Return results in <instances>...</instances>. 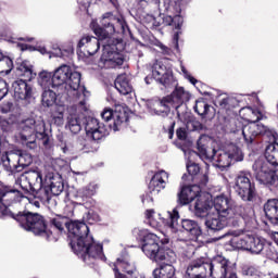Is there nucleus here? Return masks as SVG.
I'll use <instances>...</instances> for the list:
<instances>
[{
  "label": "nucleus",
  "instance_id": "f257e3e1",
  "mask_svg": "<svg viewBox=\"0 0 278 278\" xmlns=\"http://www.w3.org/2000/svg\"><path fill=\"white\" fill-rule=\"evenodd\" d=\"M64 227L68 231L72 251H74L76 255H80L84 262H90V260H101L105 262L103 244L94 242V238L90 236V228L85 222L72 220L62 215L50 218L47 231H52V236H55V240H48V242H58V238L62 236Z\"/></svg>",
  "mask_w": 278,
  "mask_h": 278
},
{
  "label": "nucleus",
  "instance_id": "4d7b16f0",
  "mask_svg": "<svg viewBox=\"0 0 278 278\" xmlns=\"http://www.w3.org/2000/svg\"><path fill=\"white\" fill-rule=\"evenodd\" d=\"M176 136L178 140H186L188 138V130L184 127L176 129Z\"/></svg>",
  "mask_w": 278,
  "mask_h": 278
},
{
  "label": "nucleus",
  "instance_id": "e433bc0d",
  "mask_svg": "<svg viewBox=\"0 0 278 278\" xmlns=\"http://www.w3.org/2000/svg\"><path fill=\"white\" fill-rule=\"evenodd\" d=\"M265 162L271 166H278V143L271 142L265 149Z\"/></svg>",
  "mask_w": 278,
  "mask_h": 278
},
{
  "label": "nucleus",
  "instance_id": "2f4dec72",
  "mask_svg": "<svg viewBox=\"0 0 278 278\" xmlns=\"http://www.w3.org/2000/svg\"><path fill=\"white\" fill-rule=\"evenodd\" d=\"M208 162H213L217 168H229L231 166V159L228 156L225 150L216 151L212 150L211 159Z\"/></svg>",
  "mask_w": 278,
  "mask_h": 278
},
{
  "label": "nucleus",
  "instance_id": "680f3d73",
  "mask_svg": "<svg viewBox=\"0 0 278 278\" xmlns=\"http://www.w3.org/2000/svg\"><path fill=\"white\" fill-rule=\"evenodd\" d=\"M83 197H85V199H91L92 194H94V192L88 188L83 189L81 191Z\"/></svg>",
  "mask_w": 278,
  "mask_h": 278
},
{
  "label": "nucleus",
  "instance_id": "79ce46f5",
  "mask_svg": "<svg viewBox=\"0 0 278 278\" xmlns=\"http://www.w3.org/2000/svg\"><path fill=\"white\" fill-rule=\"evenodd\" d=\"M118 269L121 268L122 273H126V275H130V277L136 273L137 268L134 263H129L126 258L118 257L114 263Z\"/></svg>",
  "mask_w": 278,
  "mask_h": 278
},
{
  "label": "nucleus",
  "instance_id": "aec40b11",
  "mask_svg": "<svg viewBox=\"0 0 278 278\" xmlns=\"http://www.w3.org/2000/svg\"><path fill=\"white\" fill-rule=\"evenodd\" d=\"M108 42V39H101L99 36H84L77 45V49H83L87 55H94L99 52V49H101V42Z\"/></svg>",
  "mask_w": 278,
  "mask_h": 278
},
{
  "label": "nucleus",
  "instance_id": "ddd939ff",
  "mask_svg": "<svg viewBox=\"0 0 278 278\" xmlns=\"http://www.w3.org/2000/svg\"><path fill=\"white\" fill-rule=\"evenodd\" d=\"M275 165L264 161L256 160L252 165L254 177L263 186H275Z\"/></svg>",
  "mask_w": 278,
  "mask_h": 278
},
{
  "label": "nucleus",
  "instance_id": "39448f33",
  "mask_svg": "<svg viewBox=\"0 0 278 278\" xmlns=\"http://www.w3.org/2000/svg\"><path fill=\"white\" fill-rule=\"evenodd\" d=\"M240 114L243 121L250 123L242 128L243 140L248 147H251V144L255 142L257 136H268V134H270L268 127L264 124H257L264 118L262 111L248 106L241 109Z\"/></svg>",
  "mask_w": 278,
  "mask_h": 278
},
{
  "label": "nucleus",
  "instance_id": "c03bdc74",
  "mask_svg": "<svg viewBox=\"0 0 278 278\" xmlns=\"http://www.w3.org/2000/svg\"><path fill=\"white\" fill-rule=\"evenodd\" d=\"M58 101V94L51 90L46 89L41 96V103L43 108H53V104Z\"/></svg>",
  "mask_w": 278,
  "mask_h": 278
},
{
  "label": "nucleus",
  "instance_id": "6e6d98bb",
  "mask_svg": "<svg viewBox=\"0 0 278 278\" xmlns=\"http://www.w3.org/2000/svg\"><path fill=\"white\" fill-rule=\"evenodd\" d=\"M169 125L167 127H164V130L168 134L169 140H173V136H175V125L176 122L173 118H168Z\"/></svg>",
  "mask_w": 278,
  "mask_h": 278
},
{
  "label": "nucleus",
  "instance_id": "603ef678",
  "mask_svg": "<svg viewBox=\"0 0 278 278\" xmlns=\"http://www.w3.org/2000/svg\"><path fill=\"white\" fill-rule=\"evenodd\" d=\"M187 170L193 179V177H197L198 175L201 174V166H199V164H197V163H188Z\"/></svg>",
  "mask_w": 278,
  "mask_h": 278
},
{
  "label": "nucleus",
  "instance_id": "1a4fd4ad",
  "mask_svg": "<svg viewBox=\"0 0 278 278\" xmlns=\"http://www.w3.org/2000/svg\"><path fill=\"white\" fill-rule=\"evenodd\" d=\"M151 75L146 76L144 81L148 86L156 81L164 88H173L177 86V80L173 75V70L166 67L162 61H155L151 67Z\"/></svg>",
  "mask_w": 278,
  "mask_h": 278
},
{
  "label": "nucleus",
  "instance_id": "0eeeda50",
  "mask_svg": "<svg viewBox=\"0 0 278 278\" xmlns=\"http://www.w3.org/2000/svg\"><path fill=\"white\" fill-rule=\"evenodd\" d=\"M142 252L153 262H175V251L170 248L160 245V237L155 233L143 236Z\"/></svg>",
  "mask_w": 278,
  "mask_h": 278
},
{
  "label": "nucleus",
  "instance_id": "72a5a7b5",
  "mask_svg": "<svg viewBox=\"0 0 278 278\" xmlns=\"http://www.w3.org/2000/svg\"><path fill=\"white\" fill-rule=\"evenodd\" d=\"M154 278H177L175 277V267L173 262H166L153 270Z\"/></svg>",
  "mask_w": 278,
  "mask_h": 278
},
{
  "label": "nucleus",
  "instance_id": "2eb2a0df",
  "mask_svg": "<svg viewBox=\"0 0 278 278\" xmlns=\"http://www.w3.org/2000/svg\"><path fill=\"white\" fill-rule=\"evenodd\" d=\"M101 116L106 123H110V121L113 119L114 131H118L121 129V125L129 121V113H127V111H125L121 105L116 106L115 111L110 108H105L101 113Z\"/></svg>",
  "mask_w": 278,
  "mask_h": 278
},
{
  "label": "nucleus",
  "instance_id": "9b49d317",
  "mask_svg": "<svg viewBox=\"0 0 278 278\" xmlns=\"http://www.w3.org/2000/svg\"><path fill=\"white\" fill-rule=\"evenodd\" d=\"M233 270H236V264H232L229 258L223 255L208 257V277L226 278Z\"/></svg>",
  "mask_w": 278,
  "mask_h": 278
},
{
  "label": "nucleus",
  "instance_id": "a19ab883",
  "mask_svg": "<svg viewBox=\"0 0 278 278\" xmlns=\"http://www.w3.org/2000/svg\"><path fill=\"white\" fill-rule=\"evenodd\" d=\"M225 152L231 162H242V160H244V154H242V150L237 144H228L225 149Z\"/></svg>",
  "mask_w": 278,
  "mask_h": 278
},
{
  "label": "nucleus",
  "instance_id": "423d86ee",
  "mask_svg": "<svg viewBox=\"0 0 278 278\" xmlns=\"http://www.w3.org/2000/svg\"><path fill=\"white\" fill-rule=\"evenodd\" d=\"M179 211L174 208L172 212L168 211L164 217H161V223L168 229H172L174 233L177 231H186L192 240H199L203 236V229L199 222L194 219H180Z\"/></svg>",
  "mask_w": 278,
  "mask_h": 278
},
{
  "label": "nucleus",
  "instance_id": "b1692460",
  "mask_svg": "<svg viewBox=\"0 0 278 278\" xmlns=\"http://www.w3.org/2000/svg\"><path fill=\"white\" fill-rule=\"evenodd\" d=\"M194 203V214L199 218H205L210 214V210L214 206L212 199L208 195L198 193Z\"/></svg>",
  "mask_w": 278,
  "mask_h": 278
},
{
  "label": "nucleus",
  "instance_id": "0e129e2a",
  "mask_svg": "<svg viewBox=\"0 0 278 278\" xmlns=\"http://www.w3.org/2000/svg\"><path fill=\"white\" fill-rule=\"evenodd\" d=\"M17 47H20L21 51H34V47L27 43H18Z\"/></svg>",
  "mask_w": 278,
  "mask_h": 278
},
{
  "label": "nucleus",
  "instance_id": "13d9d810",
  "mask_svg": "<svg viewBox=\"0 0 278 278\" xmlns=\"http://www.w3.org/2000/svg\"><path fill=\"white\" fill-rule=\"evenodd\" d=\"M151 194H153V192L149 191L141 195V203L143 205L147 203H153V197Z\"/></svg>",
  "mask_w": 278,
  "mask_h": 278
},
{
  "label": "nucleus",
  "instance_id": "8fccbe9b",
  "mask_svg": "<svg viewBox=\"0 0 278 278\" xmlns=\"http://www.w3.org/2000/svg\"><path fill=\"white\" fill-rule=\"evenodd\" d=\"M197 149L200 153V157L202 160H207V162H210V160L212 159V153L210 154V152H207V146H205V143H203L202 139H199L197 141Z\"/></svg>",
  "mask_w": 278,
  "mask_h": 278
},
{
  "label": "nucleus",
  "instance_id": "bb28decb",
  "mask_svg": "<svg viewBox=\"0 0 278 278\" xmlns=\"http://www.w3.org/2000/svg\"><path fill=\"white\" fill-rule=\"evenodd\" d=\"M85 130L87 136H92L93 134H102V138H108L110 134L105 125L99 123V119L94 117L86 118Z\"/></svg>",
  "mask_w": 278,
  "mask_h": 278
},
{
  "label": "nucleus",
  "instance_id": "7c9ffc66",
  "mask_svg": "<svg viewBox=\"0 0 278 278\" xmlns=\"http://www.w3.org/2000/svg\"><path fill=\"white\" fill-rule=\"evenodd\" d=\"M204 225L206 227L207 233H218V231H223V229H225L229 223L227 222V218L218 215L217 217L206 218Z\"/></svg>",
  "mask_w": 278,
  "mask_h": 278
},
{
  "label": "nucleus",
  "instance_id": "f8f14e48",
  "mask_svg": "<svg viewBox=\"0 0 278 278\" xmlns=\"http://www.w3.org/2000/svg\"><path fill=\"white\" fill-rule=\"evenodd\" d=\"M237 193L242 201H254L257 197V189H255V182L251 181V173L241 172L236 178Z\"/></svg>",
  "mask_w": 278,
  "mask_h": 278
},
{
  "label": "nucleus",
  "instance_id": "ea45409f",
  "mask_svg": "<svg viewBox=\"0 0 278 278\" xmlns=\"http://www.w3.org/2000/svg\"><path fill=\"white\" fill-rule=\"evenodd\" d=\"M194 113L201 116L202 118H207L210 116V111L212 110V105H208L205 99L200 98L195 101V105L193 106Z\"/></svg>",
  "mask_w": 278,
  "mask_h": 278
},
{
  "label": "nucleus",
  "instance_id": "dca6fc26",
  "mask_svg": "<svg viewBox=\"0 0 278 278\" xmlns=\"http://www.w3.org/2000/svg\"><path fill=\"white\" fill-rule=\"evenodd\" d=\"M185 277H210V257L200 256L191 261Z\"/></svg>",
  "mask_w": 278,
  "mask_h": 278
},
{
  "label": "nucleus",
  "instance_id": "774afa93",
  "mask_svg": "<svg viewBox=\"0 0 278 278\" xmlns=\"http://www.w3.org/2000/svg\"><path fill=\"white\" fill-rule=\"evenodd\" d=\"M153 214H155V210H153V208L147 210L146 211V218L148 220H151V218H153Z\"/></svg>",
  "mask_w": 278,
  "mask_h": 278
},
{
  "label": "nucleus",
  "instance_id": "052dcab7",
  "mask_svg": "<svg viewBox=\"0 0 278 278\" xmlns=\"http://www.w3.org/2000/svg\"><path fill=\"white\" fill-rule=\"evenodd\" d=\"M229 103H231L230 98H224L219 102V106L223 108V110H229Z\"/></svg>",
  "mask_w": 278,
  "mask_h": 278
},
{
  "label": "nucleus",
  "instance_id": "49530a36",
  "mask_svg": "<svg viewBox=\"0 0 278 278\" xmlns=\"http://www.w3.org/2000/svg\"><path fill=\"white\" fill-rule=\"evenodd\" d=\"M142 23L147 29H160V27H162V22L152 14H146L142 18Z\"/></svg>",
  "mask_w": 278,
  "mask_h": 278
},
{
  "label": "nucleus",
  "instance_id": "5fc2aeb1",
  "mask_svg": "<svg viewBox=\"0 0 278 278\" xmlns=\"http://www.w3.org/2000/svg\"><path fill=\"white\" fill-rule=\"evenodd\" d=\"M12 110H14V102H12V101H4L0 105V114H10V112H12Z\"/></svg>",
  "mask_w": 278,
  "mask_h": 278
},
{
  "label": "nucleus",
  "instance_id": "c85d7f7f",
  "mask_svg": "<svg viewBox=\"0 0 278 278\" xmlns=\"http://www.w3.org/2000/svg\"><path fill=\"white\" fill-rule=\"evenodd\" d=\"M265 216L270 225H278V199H269L263 206Z\"/></svg>",
  "mask_w": 278,
  "mask_h": 278
},
{
  "label": "nucleus",
  "instance_id": "473e14b6",
  "mask_svg": "<svg viewBox=\"0 0 278 278\" xmlns=\"http://www.w3.org/2000/svg\"><path fill=\"white\" fill-rule=\"evenodd\" d=\"M114 86L119 94L127 96L134 92V86H131V81L129 80V77H127V74L118 75L114 81Z\"/></svg>",
  "mask_w": 278,
  "mask_h": 278
},
{
  "label": "nucleus",
  "instance_id": "4c0bfd02",
  "mask_svg": "<svg viewBox=\"0 0 278 278\" xmlns=\"http://www.w3.org/2000/svg\"><path fill=\"white\" fill-rule=\"evenodd\" d=\"M14 70V60L0 51V75H10Z\"/></svg>",
  "mask_w": 278,
  "mask_h": 278
},
{
  "label": "nucleus",
  "instance_id": "a211bd4d",
  "mask_svg": "<svg viewBox=\"0 0 278 278\" xmlns=\"http://www.w3.org/2000/svg\"><path fill=\"white\" fill-rule=\"evenodd\" d=\"M22 179L27 181L28 186H23V182H21V188L25 190V192H29L42 186V172L37 166L30 167L22 174Z\"/></svg>",
  "mask_w": 278,
  "mask_h": 278
},
{
  "label": "nucleus",
  "instance_id": "6ab92c4d",
  "mask_svg": "<svg viewBox=\"0 0 278 278\" xmlns=\"http://www.w3.org/2000/svg\"><path fill=\"white\" fill-rule=\"evenodd\" d=\"M29 80L17 79L13 81L12 88L16 101H29L34 97V87L27 84Z\"/></svg>",
  "mask_w": 278,
  "mask_h": 278
},
{
  "label": "nucleus",
  "instance_id": "864d4df0",
  "mask_svg": "<svg viewBox=\"0 0 278 278\" xmlns=\"http://www.w3.org/2000/svg\"><path fill=\"white\" fill-rule=\"evenodd\" d=\"M243 275L247 277H260V269H257L255 266H245L243 267Z\"/></svg>",
  "mask_w": 278,
  "mask_h": 278
},
{
  "label": "nucleus",
  "instance_id": "09e8293b",
  "mask_svg": "<svg viewBox=\"0 0 278 278\" xmlns=\"http://www.w3.org/2000/svg\"><path fill=\"white\" fill-rule=\"evenodd\" d=\"M192 181L194 185L191 186H197L199 188V193L201 194V190L207 186L210 181V177L207 174H198L195 177L192 178Z\"/></svg>",
  "mask_w": 278,
  "mask_h": 278
},
{
  "label": "nucleus",
  "instance_id": "f03ea898",
  "mask_svg": "<svg viewBox=\"0 0 278 278\" xmlns=\"http://www.w3.org/2000/svg\"><path fill=\"white\" fill-rule=\"evenodd\" d=\"M90 28L100 40H106L102 42L103 53L99 61L101 68H118V66H123L125 64V56L121 53L123 51V40L111 36L113 34H122V36L131 35V30L125 18H116L109 12L103 15L102 25H99L93 20L90 23Z\"/></svg>",
  "mask_w": 278,
  "mask_h": 278
},
{
  "label": "nucleus",
  "instance_id": "a18cd8bd",
  "mask_svg": "<svg viewBox=\"0 0 278 278\" xmlns=\"http://www.w3.org/2000/svg\"><path fill=\"white\" fill-rule=\"evenodd\" d=\"M66 128L74 135L79 134V131H81V122L79 121V116L71 114L67 117Z\"/></svg>",
  "mask_w": 278,
  "mask_h": 278
},
{
  "label": "nucleus",
  "instance_id": "6e6552de",
  "mask_svg": "<svg viewBox=\"0 0 278 278\" xmlns=\"http://www.w3.org/2000/svg\"><path fill=\"white\" fill-rule=\"evenodd\" d=\"M53 88L68 86L71 90L81 88V73L73 71L70 65L63 64L52 74Z\"/></svg>",
  "mask_w": 278,
  "mask_h": 278
},
{
  "label": "nucleus",
  "instance_id": "4468645a",
  "mask_svg": "<svg viewBox=\"0 0 278 278\" xmlns=\"http://www.w3.org/2000/svg\"><path fill=\"white\" fill-rule=\"evenodd\" d=\"M253 215V210L248 206L232 203L228 213L226 214V220L231 227H240L242 223H249L251 216Z\"/></svg>",
  "mask_w": 278,
  "mask_h": 278
},
{
  "label": "nucleus",
  "instance_id": "338daca9",
  "mask_svg": "<svg viewBox=\"0 0 278 278\" xmlns=\"http://www.w3.org/2000/svg\"><path fill=\"white\" fill-rule=\"evenodd\" d=\"M173 42L176 49H179V31L175 33L173 36Z\"/></svg>",
  "mask_w": 278,
  "mask_h": 278
},
{
  "label": "nucleus",
  "instance_id": "e2e57ef3",
  "mask_svg": "<svg viewBox=\"0 0 278 278\" xmlns=\"http://www.w3.org/2000/svg\"><path fill=\"white\" fill-rule=\"evenodd\" d=\"M113 271H114L115 278H127V276L121 273V269H118L116 265H114Z\"/></svg>",
  "mask_w": 278,
  "mask_h": 278
},
{
  "label": "nucleus",
  "instance_id": "f704fd0d",
  "mask_svg": "<svg viewBox=\"0 0 278 278\" xmlns=\"http://www.w3.org/2000/svg\"><path fill=\"white\" fill-rule=\"evenodd\" d=\"M161 22V27H174V29H181V25H184V17L181 15L170 16L163 15L159 17Z\"/></svg>",
  "mask_w": 278,
  "mask_h": 278
},
{
  "label": "nucleus",
  "instance_id": "4be33fe9",
  "mask_svg": "<svg viewBox=\"0 0 278 278\" xmlns=\"http://www.w3.org/2000/svg\"><path fill=\"white\" fill-rule=\"evenodd\" d=\"M15 75L16 77H20V79L31 81V79H36L37 73L30 61L17 60L15 63Z\"/></svg>",
  "mask_w": 278,
  "mask_h": 278
},
{
  "label": "nucleus",
  "instance_id": "a878e982",
  "mask_svg": "<svg viewBox=\"0 0 278 278\" xmlns=\"http://www.w3.org/2000/svg\"><path fill=\"white\" fill-rule=\"evenodd\" d=\"M231 205H233V200L225 194L217 195L213 200V206L222 218L227 216Z\"/></svg>",
  "mask_w": 278,
  "mask_h": 278
},
{
  "label": "nucleus",
  "instance_id": "f3484780",
  "mask_svg": "<svg viewBox=\"0 0 278 278\" xmlns=\"http://www.w3.org/2000/svg\"><path fill=\"white\" fill-rule=\"evenodd\" d=\"M24 125L28 128V130H31L35 137H37V140L41 142L42 146L49 147L50 137L49 134H47V124H45V121H37L34 118H27L24 121Z\"/></svg>",
  "mask_w": 278,
  "mask_h": 278
},
{
  "label": "nucleus",
  "instance_id": "3c124183",
  "mask_svg": "<svg viewBox=\"0 0 278 278\" xmlns=\"http://www.w3.org/2000/svg\"><path fill=\"white\" fill-rule=\"evenodd\" d=\"M10 93V85L5 79L0 77V101H3L5 97Z\"/></svg>",
  "mask_w": 278,
  "mask_h": 278
},
{
  "label": "nucleus",
  "instance_id": "37998d69",
  "mask_svg": "<svg viewBox=\"0 0 278 278\" xmlns=\"http://www.w3.org/2000/svg\"><path fill=\"white\" fill-rule=\"evenodd\" d=\"M38 84L43 88V90L53 88V73L48 71L40 72L38 76Z\"/></svg>",
  "mask_w": 278,
  "mask_h": 278
},
{
  "label": "nucleus",
  "instance_id": "58836bf2",
  "mask_svg": "<svg viewBox=\"0 0 278 278\" xmlns=\"http://www.w3.org/2000/svg\"><path fill=\"white\" fill-rule=\"evenodd\" d=\"M46 186L48 187V190H50L52 197H60V194L64 192V182L58 180L55 177H50Z\"/></svg>",
  "mask_w": 278,
  "mask_h": 278
},
{
  "label": "nucleus",
  "instance_id": "c9c22d12",
  "mask_svg": "<svg viewBox=\"0 0 278 278\" xmlns=\"http://www.w3.org/2000/svg\"><path fill=\"white\" fill-rule=\"evenodd\" d=\"M30 192L35 199H38L42 203H49L53 197L47 185L36 187L34 190H30Z\"/></svg>",
  "mask_w": 278,
  "mask_h": 278
},
{
  "label": "nucleus",
  "instance_id": "9d476101",
  "mask_svg": "<svg viewBox=\"0 0 278 278\" xmlns=\"http://www.w3.org/2000/svg\"><path fill=\"white\" fill-rule=\"evenodd\" d=\"M232 242L236 244L237 249L250 251V253L254 255H260L266 247H270L271 244L270 241L255 235H243L235 238Z\"/></svg>",
  "mask_w": 278,
  "mask_h": 278
},
{
  "label": "nucleus",
  "instance_id": "7ed1b4c3",
  "mask_svg": "<svg viewBox=\"0 0 278 278\" xmlns=\"http://www.w3.org/2000/svg\"><path fill=\"white\" fill-rule=\"evenodd\" d=\"M21 191L12 186L0 185V218H13L26 231H31L35 236L46 238V240H55L53 230H47V220L45 216L29 211H11L14 203H21Z\"/></svg>",
  "mask_w": 278,
  "mask_h": 278
},
{
  "label": "nucleus",
  "instance_id": "c756f323",
  "mask_svg": "<svg viewBox=\"0 0 278 278\" xmlns=\"http://www.w3.org/2000/svg\"><path fill=\"white\" fill-rule=\"evenodd\" d=\"M166 179H168V173L165 170L155 173L149 182L150 192H162L166 188Z\"/></svg>",
  "mask_w": 278,
  "mask_h": 278
},
{
  "label": "nucleus",
  "instance_id": "de8ad7c7",
  "mask_svg": "<svg viewBox=\"0 0 278 278\" xmlns=\"http://www.w3.org/2000/svg\"><path fill=\"white\" fill-rule=\"evenodd\" d=\"M18 163L20 169L24 170L27 166H31L34 164V156L30 153L18 151Z\"/></svg>",
  "mask_w": 278,
  "mask_h": 278
},
{
  "label": "nucleus",
  "instance_id": "412c9836",
  "mask_svg": "<svg viewBox=\"0 0 278 278\" xmlns=\"http://www.w3.org/2000/svg\"><path fill=\"white\" fill-rule=\"evenodd\" d=\"M3 151V140L0 136V159L1 162L4 166V168H7V170H10V173H21L20 169V163H18V151L16 152H4ZM2 153V154H1Z\"/></svg>",
  "mask_w": 278,
  "mask_h": 278
},
{
  "label": "nucleus",
  "instance_id": "393cba45",
  "mask_svg": "<svg viewBox=\"0 0 278 278\" xmlns=\"http://www.w3.org/2000/svg\"><path fill=\"white\" fill-rule=\"evenodd\" d=\"M199 194V188L197 186H184L178 192L177 203L180 207L182 205H190Z\"/></svg>",
  "mask_w": 278,
  "mask_h": 278
},
{
  "label": "nucleus",
  "instance_id": "20e7f679",
  "mask_svg": "<svg viewBox=\"0 0 278 278\" xmlns=\"http://www.w3.org/2000/svg\"><path fill=\"white\" fill-rule=\"evenodd\" d=\"M188 101H190V92L186 91L184 87H176L170 94L159 100H151L148 105L157 116H168L170 109L174 108L179 117L181 116L179 108H181L184 103H188Z\"/></svg>",
  "mask_w": 278,
  "mask_h": 278
},
{
  "label": "nucleus",
  "instance_id": "bf43d9fd",
  "mask_svg": "<svg viewBox=\"0 0 278 278\" xmlns=\"http://www.w3.org/2000/svg\"><path fill=\"white\" fill-rule=\"evenodd\" d=\"M159 49H161V53L163 55H173V50L166 46H164V43H159L157 45Z\"/></svg>",
  "mask_w": 278,
  "mask_h": 278
},
{
  "label": "nucleus",
  "instance_id": "cd10ccee",
  "mask_svg": "<svg viewBox=\"0 0 278 278\" xmlns=\"http://www.w3.org/2000/svg\"><path fill=\"white\" fill-rule=\"evenodd\" d=\"M38 137L35 136L31 130L24 124L22 131L20 132V142L28 151H35L38 149Z\"/></svg>",
  "mask_w": 278,
  "mask_h": 278
},
{
  "label": "nucleus",
  "instance_id": "69168bd1",
  "mask_svg": "<svg viewBox=\"0 0 278 278\" xmlns=\"http://www.w3.org/2000/svg\"><path fill=\"white\" fill-rule=\"evenodd\" d=\"M138 8H140L141 10H147V8H149V1L138 0Z\"/></svg>",
  "mask_w": 278,
  "mask_h": 278
},
{
  "label": "nucleus",
  "instance_id": "5701e85b",
  "mask_svg": "<svg viewBox=\"0 0 278 278\" xmlns=\"http://www.w3.org/2000/svg\"><path fill=\"white\" fill-rule=\"evenodd\" d=\"M103 140H105L103 132H94L93 135H87V138L79 139V146L84 153H94V151H99V144Z\"/></svg>",
  "mask_w": 278,
  "mask_h": 278
}]
</instances>
